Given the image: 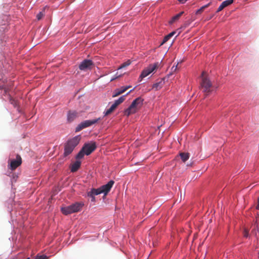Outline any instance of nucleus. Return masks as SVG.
Masks as SVG:
<instances>
[{"mask_svg":"<svg viewBox=\"0 0 259 259\" xmlns=\"http://www.w3.org/2000/svg\"><path fill=\"white\" fill-rule=\"evenodd\" d=\"M233 3V0H226L224 1L221 4L226 8V7L230 5Z\"/></svg>","mask_w":259,"mask_h":259,"instance_id":"5701e85b","label":"nucleus"},{"mask_svg":"<svg viewBox=\"0 0 259 259\" xmlns=\"http://www.w3.org/2000/svg\"><path fill=\"white\" fill-rule=\"evenodd\" d=\"M175 33L176 31H172L169 33L168 34H167V35H166L164 37L162 42L161 43V45H163L164 43L167 41Z\"/></svg>","mask_w":259,"mask_h":259,"instance_id":"dca6fc26","label":"nucleus"},{"mask_svg":"<svg viewBox=\"0 0 259 259\" xmlns=\"http://www.w3.org/2000/svg\"><path fill=\"white\" fill-rule=\"evenodd\" d=\"M194 19H193L188 20L184 23V24L183 25V27L185 28L188 27L191 23V22L194 21Z\"/></svg>","mask_w":259,"mask_h":259,"instance_id":"a878e982","label":"nucleus"},{"mask_svg":"<svg viewBox=\"0 0 259 259\" xmlns=\"http://www.w3.org/2000/svg\"><path fill=\"white\" fill-rule=\"evenodd\" d=\"M257 228V231L259 232V214H257V217L256 218L255 224Z\"/></svg>","mask_w":259,"mask_h":259,"instance_id":"bb28decb","label":"nucleus"},{"mask_svg":"<svg viewBox=\"0 0 259 259\" xmlns=\"http://www.w3.org/2000/svg\"><path fill=\"white\" fill-rule=\"evenodd\" d=\"M125 96L120 97L118 100H115L113 104L117 107L118 105L122 103L124 101L125 99Z\"/></svg>","mask_w":259,"mask_h":259,"instance_id":"6ab92c4d","label":"nucleus"},{"mask_svg":"<svg viewBox=\"0 0 259 259\" xmlns=\"http://www.w3.org/2000/svg\"><path fill=\"white\" fill-rule=\"evenodd\" d=\"M84 155H85V152L84 150H83V149H81L80 151L79 152V153L77 154L76 158L81 159L84 156Z\"/></svg>","mask_w":259,"mask_h":259,"instance_id":"4be33fe9","label":"nucleus"},{"mask_svg":"<svg viewBox=\"0 0 259 259\" xmlns=\"http://www.w3.org/2000/svg\"><path fill=\"white\" fill-rule=\"evenodd\" d=\"M79 116L78 113L75 111H69L67 114V120L71 122Z\"/></svg>","mask_w":259,"mask_h":259,"instance_id":"9b49d317","label":"nucleus"},{"mask_svg":"<svg viewBox=\"0 0 259 259\" xmlns=\"http://www.w3.org/2000/svg\"><path fill=\"white\" fill-rule=\"evenodd\" d=\"M97 148L96 143L92 142L89 143H85L82 149L84 150L86 155L91 154Z\"/></svg>","mask_w":259,"mask_h":259,"instance_id":"0eeeda50","label":"nucleus"},{"mask_svg":"<svg viewBox=\"0 0 259 259\" xmlns=\"http://www.w3.org/2000/svg\"><path fill=\"white\" fill-rule=\"evenodd\" d=\"M91 193H90V192H89L88 193V196L91 198V201L92 202H95V195H91Z\"/></svg>","mask_w":259,"mask_h":259,"instance_id":"7c9ffc66","label":"nucleus"},{"mask_svg":"<svg viewBox=\"0 0 259 259\" xmlns=\"http://www.w3.org/2000/svg\"><path fill=\"white\" fill-rule=\"evenodd\" d=\"M163 83V80L161 79L160 81L153 84L152 89H155V90H158L162 87Z\"/></svg>","mask_w":259,"mask_h":259,"instance_id":"ddd939ff","label":"nucleus"},{"mask_svg":"<svg viewBox=\"0 0 259 259\" xmlns=\"http://www.w3.org/2000/svg\"><path fill=\"white\" fill-rule=\"evenodd\" d=\"M211 4V2H209L207 4L201 7L199 9L197 10L195 13L196 15H199L201 14L205 9L209 7Z\"/></svg>","mask_w":259,"mask_h":259,"instance_id":"2eb2a0df","label":"nucleus"},{"mask_svg":"<svg viewBox=\"0 0 259 259\" xmlns=\"http://www.w3.org/2000/svg\"><path fill=\"white\" fill-rule=\"evenodd\" d=\"M123 93L122 92V91L121 90H120V89H116L114 93V94L112 95V97H117L119 95H120V94H122Z\"/></svg>","mask_w":259,"mask_h":259,"instance_id":"393cba45","label":"nucleus"},{"mask_svg":"<svg viewBox=\"0 0 259 259\" xmlns=\"http://www.w3.org/2000/svg\"><path fill=\"white\" fill-rule=\"evenodd\" d=\"M158 62L153 64H150V65L148 66V67L143 70V71H142L140 76V78H141L142 79V78L147 76L151 73L154 71L158 67Z\"/></svg>","mask_w":259,"mask_h":259,"instance_id":"423d86ee","label":"nucleus"},{"mask_svg":"<svg viewBox=\"0 0 259 259\" xmlns=\"http://www.w3.org/2000/svg\"><path fill=\"white\" fill-rule=\"evenodd\" d=\"M81 165V162L79 161H76L74 163H73L71 167V172H75L80 167Z\"/></svg>","mask_w":259,"mask_h":259,"instance_id":"f8f14e48","label":"nucleus"},{"mask_svg":"<svg viewBox=\"0 0 259 259\" xmlns=\"http://www.w3.org/2000/svg\"><path fill=\"white\" fill-rule=\"evenodd\" d=\"M243 236L244 237L247 238L248 236V230H247L246 229H244V231H243Z\"/></svg>","mask_w":259,"mask_h":259,"instance_id":"473e14b6","label":"nucleus"},{"mask_svg":"<svg viewBox=\"0 0 259 259\" xmlns=\"http://www.w3.org/2000/svg\"><path fill=\"white\" fill-rule=\"evenodd\" d=\"M117 107V106L113 104L105 112V115H108L111 114Z\"/></svg>","mask_w":259,"mask_h":259,"instance_id":"f3484780","label":"nucleus"},{"mask_svg":"<svg viewBox=\"0 0 259 259\" xmlns=\"http://www.w3.org/2000/svg\"><path fill=\"white\" fill-rule=\"evenodd\" d=\"M35 259H48V257L46 255H37Z\"/></svg>","mask_w":259,"mask_h":259,"instance_id":"cd10ccee","label":"nucleus"},{"mask_svg":"<svg viewBox=\"0 0 259 259\" xmlns=\"http://www.w3.org/2000/svg\"><path fill=\"white\" fill-rule=\"evenodd\" d=\"M80 140L79 136H75L68 140L64 146V155L67 156L72 153L74 148L78 144Z\"/></svg>","mask_w":259,"mask_h":259,"instance_id":"f257e3e1","label":"nucleus"},{"mask_svg":"<svg viewBox=\"0 0 259 259\" xmlns=\"http://www.w3.org/2000/svg\"><path fill=\"white\" fill-rule=\"evenodd\" d=\"M131 64V61L128 60L126 62L122 63L118 68V70L123 68L125 67L129 66Z\"/></svg>","mask_w":259,"mask_h":259,"instance_id":"412c9836","label":"nucleus"},{"mask_svg":"<svg viewBox=\"0 0 259 259\" xmlns=\"http://www.w3.org/2000/svg\"><path fill=\"white\" fill-rule=\"evenodd\" d=\"M90 192L91 193V195H97L102 193L100 188H99L98 189H92L91 190V191H90Z\"/></svg>","mask_w":259,"mask_h":259,"instance_id":"a211bd4d","label":"nucleus"},{"mask_svg":"<svg viewBox=\"0 0 259 259\" xmlns=\"http://www.w3.org/2000/svg\"><path fill=\"white\" fill-rule=\"evenodd\" d=\"M130 88H131V86H130V85L126 86V87H122L120 89V90H121L122 91V92L123 93Z\"/></svg>","mask_w":259,"mask_h":259,"instance_id":"c756f323","label":"nucleus"},{"mask_svg":"<svg viewBox=\"0 0 259 259\" xmlns=\"http://www.w3.org/2000/svg\"><path fill=\"white\" fill-rule=\"evenodd\" d=\"M178 1L181 4H184L187 1V0H178Z\"/></svg>","mask_w":259,"mask_h":259,"instance_id":"c9c22d12","label":"nucleus"},{"mask_svg":"<svg viewBox=\"0 0 259 259\" xmlns=\"http://www.w3.org/2000/svg\"><path fill=\"white\" fill-rule=\"evenodd\" d=\"M114 184V182L113 180H111L106 185H104L100 187V188L102 193H103L104 195H106L110 191Z\"/></svg>","mask_w":259,"mask_h":259,"instance_id":"9d476101","label":"nucleus"},{"mask_svg":"<svg viewBox=\"0 0 259 259\" xmlns=\"http://www.w3.org/2000/svg\"><path fill=\"white\" fill-rule=\"evenodd\" d=\"M22 163V158L19 154H17L16 158L12 159L9 164V168L12 170L16 169Z\"/></svg>","mask_w":259,"mask_h":259,"instance_id":"6e6552de","label":"nucleus"},{"mask_svg":"<svg viewBox=\"0 0 259 259\" xmlns=\"http://www.w3.org/2000/svg\"><path fill=\"white\" fill-rule=\"evenodd\" d=\"M10 102L11 104L13 105L14 107H16L17 105V101L15 99H13L11 97H10Z\"/></svg>","mask_w":259,"mask_h":259,"instance_id":"c85d7f7f","label":"nucleus"},{"mask_svg":"<svg viewBox=\"0 0 259 259\" xmlns=\"http://www.w3.org/2000/svg\"><path fill=\"white\" fill-rule=\"evenodd\" d=\"M101 118H98L96 119H94L92 120H87L83 122H81L80 124H79L75 128V132H78L82 129L86 128L87 127L90 126L93 124H94L97 123L98 121L101 120Z\"/></svg>","mask_w":259,"mask_h":259,"instance_id":"39448f33","label":"nucleus"},{"mask_svg":"<svg viewBox=\"0 0 259 259\" xmlns=\"http://www.w3.org/2000/svg\"><path fill=\"white\" fill-rule=\"evenodd\" d=\"M124 74V73H123V74H118V72H117V73H116V74H115V77H114V78H112V79H111V81H113V80H114V79H116V78H118V77H119L121 76H122L123 74Z\"/></svg>","mask_w":259,"mask_h":259,"instance_id":"2f4dec72","label":"nucleus"},{"mask_svg":"<svg viewBox=\"0 0 259 259\" xmlns=\"http://www.w3.org/2000/svg\"><path fill=\"white\" fill-rule=\"evenodd\" d=\"M26 259H30V258H29V257H28V258H27Z\"/></svg>","mask_w":259,"mask_h":259,"instance_id":"4c0bfd02","label":"nucleus"},{"mask_svg":"<svg viewBox=\"0 0 259 259\" xmlns=\"http://www.w3.org/2000/svg\"><path fill=\"white\" fill-rule=\"evenodd\" d=\"M132 91L133 90H130V91L128 93H127V95L128 94L130 93H131Z\"/></svg>","mask_w":259,"mask_h":259,"instance_id":"e433bc0d","label":"nucleus"},{"mask_svg":"<svg viewBox=\"0 0 259 259\" xmlns=\"http://www.w3.org/2000/svg\"><path fill=\"white\" fill-rule=\"evenodd\" d=\"M178 65V64L176 66H174L172 67L171 70L172 71H175L177 70Z\"/></svg>","mask_w":259,"mask_h":259,"instance_id":"f704fd0d","label":"nucleus"},{"mask_svg":"<svg viewBox=\"0 0 259 259\" xmlns=\"http://www.w3.org/2000/svg\"><path fill=\"white\" fill-rule=\"evenodd\" d=\"M82 205V204L76 202L69 206L62 207L61 211L64 214L68 215L79 211L81 209Z\"/></svg>","mask_w":259,"mask_h":259,"instance_id":"7ed1b4c3","label":"nucleus"},{"mask_svg":"<svg viewBox=\"0 0 259 259\" xmlns=\"http://www.w3.org/2000/svg\"><path fill=\"white\" fill-rule=\"evenodd\" d=\"M45 8L43 9V10L41 12H40L37 15L36 18L38 20H40L45 15Z\"/></svg>","mask_w":259,"mask_h":259,"instance_id":"b1692460","label":"nucleus"},{"mask_svg":"<svg viewBox=\"0 0 259 259\" xmlns=\"http://www.w3.org/2000/svg\"><path fill=\"white\" fill-rule=\"evenodd\" d=\"M179 155L182 161L184 162H185L189 158L190 156L189 153L185 152L180 153Z\"/></svg>","mask_w":259,"mask_h":259,"instance_id":"4468645a","label":"nucleus"},{"mask_svg":"<svg viewBox=\"0 0 259 259\" xmlns=\"http://www.w3.org/2000/svg\"><path fill=\"white\" fill-rule=\"evenodd\" d=\"M143 99L141 97H138L134 100L131 105L124 112L125 115L128 116L132 114H134L137 112L143 105Z\"/></svg>","mask_w":259,"mask_h":259,"instance_id":"f03ea898","label":"nucleus"},{"mask_svg":"<svg viewBox=\"0 0 259 259\" xmlns=\"http://www.w3.org/2000/svg\"><path fill=\"white\" fill-rule=\"evenodd\" d=\"M225 8V7L221 4L219 7L218 8L217 10V12L221 11L222 10H223Z\"/></svg>","mask_w":259,"mask_h":259,"instance_id":"72a5a7b5","label":"nucleus"},{"mask_svg":"<svg viewBox=\"0 0 259 259\" xmlns=\"http://www.w3.org/2000/svg\"><path fill=\"white\" fill-rule=\"evenodd\" d=\"M205 74L206 73L204 71L202 72L201 74L202 80L200 84L203 90V92L206 94V95H207L211 91V88L212 87V84Z\"/></svg>","mask_w":259,"mask_h":259,"instance_id":"20e7f679","label":"nucleus"},{"mask_svg":"<svg viewBox=\"0 0 259 259\" xmlns=\"http://www.w3.org/2000/svg\"><path fill=\"white\" fill-rule=\"evenodd\" d=\"M93 65V63L92 61L90 60H84L79 65V68L81 70H86L91 69Z\"/></svg>","mask_w":259,"mask_h":259,"instance_id":"1a4fd4ad","label":"nucleus"},{"mask_svg":"<svg viewBox=\"0 0 259 259\" xmlns=\"http://www.w3.org/2000/svg\"><path fill=\"white\" fill-rule=\"evenodd\" d=\"M184 13V12H180V13L177 14L176 15H175V16H174L171 20L170 21V23H172L173 22H174L175 21L178 20L180 18V17L182 15V14Z\"/></svg>","mask_w":259,"mask_h":259,"instance_id":"aec40b11","label":"nucleus"}]
</instances>
